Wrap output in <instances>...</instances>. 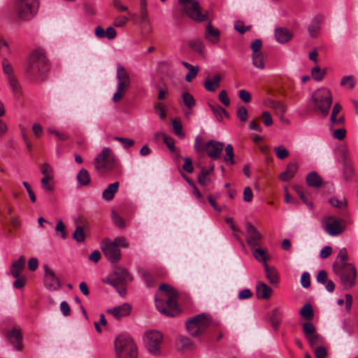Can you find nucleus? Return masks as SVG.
<instances>
[{
    "label": "nucleus",
    "mask_w": 358,
    "mask_h": 358,
    "mask_svg": "<svg viewBox=\"0 0 358 358\" xmlns=\"http://www.w3.org/2000/svg\"><path fill=\"white\" fill-rule=\"evenodd\" d=\"M162 293L159 299H155L157 309L168 317H174L178 313L177 298L178 292L171 286L162 284L159 287Z\"/></svg>",
    "instance_id": "obj_1"
},
{
    "label": "nucleus",
    "mask_w": 358,
    "mask_h": 358,
    "mask_svg": "<svg viewBox=\"0 0 358 358\" xmlns=\"http://www.w3.org/2000/svg\"><path fill=\"white\" fill-rule=\"evenodd\" d=\"M50 69L45 55L41 50L34 51L29 59L27 74L37 80H44Z\"/></svg>",
    "instance_id": "obj_2"
},
{
    "label": "nucleus",
    "mask_w": 358,
    "mask_h": 358,
    "mask_svg": "<svg viewBox=\"0 0 358 358\" xmlns=\"http://www.w3.org/2000/svg\"><path fill=\"white\" fill-rule=\"evenodd\" d=\"M114 344L115 358H137V347L130 336L119 335Z\"/></svg>",
    "instance_id": "obj_3"
},
{
    "label": "nucleus",
    "mask_w": 358,
    "mask_h": 358,
    "mask_svg": "<svg viewBox=\"0 0 358 358\" xmlns=\"http://www.w3.org/2000/svg\"><path fill=\"white\" fill-rule=\"evenodd\" d=\"M211 323L210 316L207 313H201L188 319L185 322V327L189 334L196 338L202 336Z\"/></svg>",
    "instance_id": "obj_4"
},
{
    "label": "nucleus",
    "mask_w": 358,
    "mask_h": 358,
    "mask_svg": "<svg viewBox=\"0 0 358 358\" xmlns=\"http://www.w3.org/2000/svg\"><path fill=\"white\" fill-rule=\"evenodd\" d=\"M39 7L38 0H15L14 2V11L20 21H29L38 13Z\"/></svg>",
    "instance_id": "obj_5"
},
{
    "label": "nucleus",
    "mask_w": 358,
    "mask_h": 358,
    "mask_svg": "<svg viewBox=\"0 0 358 358\" xmlns=\"http://www.w3.org/2000/svg\"><path fill=\"white\" fill-rule=\"evenodd\" d=\"M333 270L336 275H339L345 289H349L355 285L357 271L352 264L337 261L333 264Z\"/></svg>",
    "instance_id": "obj_6"
},
{
    "label": "nucleus",
    "mask_w": 358,
    "mask_h": 358,
    "mask_svg": "<svg viewBox=\"0 0 358 358\" xmlns=\"http://www.w3.org/2000/svg\"><path fill=\"white\" fill-rule=\"evenodd\" d=\"M132 279V276L127 269L116 267L113 274L110 277L103 279V282L115 287L120 295L124 296L126 294L124 285L131 282Z\"/></svg>",
    "instance_id": "obj_7"
},
{
    "label": "nucleus",
    "mask_w": 358,
    "mask_h": 358,
    "mask_svg": "<svg viewBox=\"0 0 358 358\" xmlns=\"http://www.w3.org/2000/svg\"><path fill=\"white\" fill-rule=\"evenodd\" d=\"M315 111H320L323 116L329 114L332 104V96L329 90L322 87L316 90L312 95Z\"/></svg>",
    "instance_id": "obj_8"
},
{
    "label": "nucleus",
    "mask_w": 358,
    "mask_h": 358,
    "mask_svg": "<svg viewBox=\"0 0 358 358\" xmlns=\"http://www.w3.org/2000/svg\"><path fill=\"white\" fill-rule=\"evenodd\" d=\"M179 4L186 15L196 22L208 20V12H201L199 3L196 0H178Z\"/></svg>",
    "instance_id": "obj_9"
},
{
    "label": "nucleus",
    "mask_w": 358,
    "mask_h": 358,
    "mask_svg": "<svg viewBox=\"0 0 358 358\" xmlns=\"http://www.w3.org/2000/svg\"><path fill=\"white\" fill-rule=\"evenodd\" d=\"M94 164L96 170L101 173L113 170L115 165V159L112 150L104 148L94 159Z\"/></svg>",
    "instance_id": "obj_10"
},
{
    "label": "nucleus",
    "mask_w": 358,
    "mask_h": 358,
    "mask_svg": "<svg viewBox=\"0 0 358 358\" xmlns=\"http://www.w3.org/2000/svg\"><path fill=\"white\" fill-rule=\"evenodd\" d=\"M116 78L117 86V91L113 96V101L114 102L119 101L124 96L126 91L129 88L131 85L129 74L121 64L117 65Z\"/></svg>",
    "instance_id": "obj_11"
},
{
    "label": "nucleus",
    "mask_w": 358,
    "mask_h": 358,
    "mask_svg": "<svg viewBox=\"0 0 358 358\" xmlns=\"http://www.w3.org/2000/svg\"><path fill=\"white\" fill-rule=\"evenodd\" d=\"M143 343L148 351L155 356L161 353V345L162 343L163 336L160 331L156 330H150L143 334Z\"/></svg>",
    "instance_id": "obj_12"
},
{
    "label": "nucleus",
    "mask_w": 358,
    "mask_h": 358,
    "mask_svg": "<svg viewBox=\"0 0 358 358\" xmlns=\"http://www.w3.org/2000/svg\"><path fill=\"white\" fill-rule=\"evenodd\" d=\"M322 227L324 231L331 236L341 234L345 229L342 220L332 215L326 216L322 220Z\"/></svg>",
    "instance_id": "obj_13"
},
{
    "label": "nucleus",
    "mask_w": 358,
    "mask_h": 358,
    "mask_svg": "<svg viewBox=\"0 0 358 358\" xmlns=\"http://www.w3.org/2000/svg\"><path fill=\"white\" fill-rule=\"evenodd\" d=\"M44 270V285L49 290L55 291L60 288L59 280L55 272L47 264L43 266Z\"/></svg>",
    "instance_id": "obj_14"
},
{
    "label": "nucleus",
    "mask_w": 358,
    "mask_h": 358,
    "mask_svg": "<svg viewBox=\"0 0 358 358\" xmlns=\"http://www.w3.org/2000/svg\"><path fill=\"white\" fill-rule=\"evenodd\" d=\"M246 242L250 249L258 247L261 244L262 236L257 231L255 227L250 222L245 224Z\"/></svg>",
    "instance_id": "obj_15"
},
{
    "label": "nucleus",
    "mask_w": 358,
    "mask_h": 358,
    "mask_svg": "<svg viewBox=\"0 0 358 358\" xmlns=\"http://www.w3.org/2000/svg\"><path fill=\"white\" fill-rule=\"evenodd\" d=\"M101 248L103 254L110 262L115 263L120 259V250L113 242H103Z\"/></svg>",
    "instance_id": "obj_16"
},
{
    "label": "nucleus",
    "mask_w": 358,
    "mask_h": 358,
    "mask_svg": "<svg viewBox=\"0 0 358 358\" xmlns=\"http://www.w3.org/2000/svg\"><path fill=\"white\" fill-rule=\"evenodd\" d=\"M224 148L222 142L210 140L203 145V150L207 152L209 157L213 159H218Z\"/></svg>",
    "instance_id": "obj_17"
},
{
    "label": "nucleus",
    "mask_w": 358,
    "mask_h": 358,
    "mask_svg": "<svg viewBox=\"0 0 358 358\" xmlns=\"http://www.w3.org/2000/svg\"><path fill=\"white\" fill-rule=\"evenodd\" d=\"M324 17L322 15L318 14L315 15L310 21L308 26V31L310 37L316 38L318 36L321 31V24Z\"/></svg>",
    "instance_id": "obj_18"
},
{
    "label": "nucleus",
    "mask_w": 358,
    "mask_h": 358,
    "mask_svg": "<svg viewBox=\"0 0 358 358\" xmlns=\"http://www.w3.org/2000/svg\"><path fill=\"white\" fill-rule=\"evenodd\" d=\"M131 310V306L128 303H124L123 304L117 306H115L113 308L107 310L108 314H111L115 319L119 320L122 317L128 316Z\"/></svg>",
    "instance_id": "obj_19"
},
{
    "label": "nucleus",
    "mask_w": 358,
    "mask_h": 358,
    "mask_svg": "<svg viewBox=\"0 0 358 358\" xmlns=\"http://www.w3.org/2000/svg\"><path fill=\"white\" fill-rule=\"evenodd\" d=\"M6 337L8 342L13 345L15 349L18 350L22 349V334L19 329L13 327L10 331L8 332Z\"/></svg>",
    "instance_id": "obj_20"
},
{
    "label": "nucleus",
    "mask_w": 358,
    "mask_h": 358,
    "mask_svg": "<svg viewBox=\"0 0 358 358\" xmlns=\"http://www.w3.org/2000/svg\"><path fill=\"white\" fill-rule=\"evenodd\" d=\"M204 37L213 44H216L220 41V31L218 29L213 27L210 21L206 27Z\"/></svg>",
    "instance_id": "obj_21"
},
{
    "label": "nucleus",
    "mask_w": 358,
    "mask_h": 358,
    "mask_svg": "<svg viewBox=\"0 0 358 358\" xmlns=\"http://www.w3.org/2000/svg\"><path fill=\"white\" fill-rule=\"evenodd\" d=\"M272 293V289L264 282H258L256 285V294L258 299H267Z\"/></svg>",
    "instance_id": "obj_22"
},
{
    "label": "nucleus",
    "mask_w": 358,
    "mask_h": 358,
    "mask_svg": "<svg viewBox=\"0 0 358 358\" xmlns=\"http://www.w3.org/2000/svg\"><path fill=\"white\" fill-rule=\"evenodd\" d=\"M222 77L220 75H216L213 79L207 78L203 83L205 89L208 92H215L220 85Z\"/></svg>",
    "instance_id": "obj_23"
},
{
    "label": "nucleus",
    "mask_w": 358,
    "mask_h": 358,
    "mask_svg": "<svg viewBox=\"0 0 358 358\" xmlns=\"http://www.w3.org/2000/svg\"><path fill=\"white\" fill-rule=\"evenodd\" d=\"M25 259L24 257H20L17 261L12 264L10 274L15 278H17L20 277V273L24 267Z\"/></svg>",
    "instance_id": "obj_24"
},
{
    "label": "nucleus",
    "mask_w": 358,
    "mask_h": 358,
    "mask_svg": "<svg viewBox=\"0 0 358 358\" xmlns=\"http://www.w3.org/2000/svg\"><path fill=\"white\" fill-rule=\"evenodd\" d=\"M275 37L277 41L284 43L292 38V34L285 28H278L275 31Z\"/></svg>",
    "instance_id": "obj_25"
},
{
    "label": "nucleus",
    "mask_w": 358,
    "mask_h": 358,
    "mask_svg": "<svg viewBox=\"0 0 358 358\" xmlns=\"http://www.w3.org/2000/svg\"><path fill=\"white\" fill-rule=\"evenodd\" d=\"M298 170L297 163H289L287 166L286 170L281 173L280 179L282 181H288L292 178Z\"/></svg>",
    "instance_id": "obj_26"
},
{
    "label": "nucleus",
    "mask_w": 358,
    "mask_h": 358,
    "mask_svg": "<svg viewBox=\"0 0 358 358\" xmlns=\"http://www.w3.org/2000/svg\"><path fill=\"white\" fill-rule=\"evenodd\" d=\"M208 105L217 121L222 122L223 120L224 116H225L227 118L229 117V114L227 113V111L220 106L213 105L211 103H208Z\"/></svg>",
    "instance_id": "obj_27"
},
{
    "label": "nucleus",
    "mask_w": 358,
    "mask_h": 358,
    "mask_svg": "<svg viewBox=\"0 0 358 358\" xmlns=\"http://www.w3.org/2000/svg\"><path fill=\"white\" fill-rule=\"evenodd\" d=\"M119 182H115L110 184L102 192V198L106 201H110L113 199L115 194L117 192Z\"/></svg>",
    "instance_id": "obj_28"
},
{
    "label": "nucleus",
    "mask_w": 358,
    "mask_h": 358,
    "mask_svg": "<svg viewBox=\"0 0 358 358\" xmlns=\"http://www.w3.org/2000/svg\"><path fill=\"white\" fill-rule=\"evenodd\" d=\"M306 183L309 187H319L322 184V179L316 172L313 171L308 174Z\"/></svg>",
    "instance_id": "obj_29"
},
{
    "label": "nucleus",
    "mask_w": 358,
    "mask_h": 358,
    "mask_svg": "<svg viewBox=\"0 0 358 358\" xmlns=\"http://www.w3.org/2000/svg\"><path fill=\"white\" fill-rule=\"evenodd\" d=\"M264 271L266 277L271 284H276L279 280L278 274L274 267H271L267 263H265Z\"/></svg>",
    "instance_id": "obj_30"
},
{
    "label": "nucleus",
    "mask_w": 358,
    "mask_h": 358,
    "mask_svg": "<svg viewBox=\"0 0 358 358\" xmlns=\"http://www.w3.org/2000/svg\"><path fill=\"white\" fill-rule=\"evenodd\" d=\"M266 105L271 108L275 110L276 113L283 115L286 112L287 106L281 101H274L272 99H268L266 101Z\"/></svg>",
    "instance_id": "obj_31"
},
{
    "label": "nucleus",
    "mask_w": 358,
    "mask_h": 358,
    "mask_svg": "<svg viewBox=\"0 0 358 358\" xmlns=\"http://www.w3.org/2000/svg\"><path fill=\"white\" fill-rule=\"evenodd\" d=\"M306 339L311 348H315L319 345H323L324 343V338L317 333L308 336Z\"/></svg>",
    "instance_id": "obj_32"
},
{
    "label": "nucleus",
    "mask_w": 358,
    "mask_h": 358,
    "mask_svg": "<svg viewBox=\"0 0 358 358\" xmlns=\"http://www.w3.org/2000/svg\"><path fill=\"white\" fill-rule=\"evenodd\" d=\"M254 257L259 262H262L264 266L268 259L266 250L261 248H254L251 249Z\"/></svg>",
    "instance_id": "obj_33"
},
{
    "label": "nucleus",
    "mask_w": 358,
    "mask_h": 358,
    "mask_svg": "<svg viewBox=\"0 0 358 358\" xmlns=\"http://www.w3.org/2000/svg\"><path fill=\"white\" fill-rule=\"evenodd\" d=\"M188 45L194 51L196 52L200 55H203L205 53V45L203 42L200 39H192L188 43Z\"/></svg>",
    "instance_id": "obj_34"
},
{
    "label": "nucleus",
    "mask_w": 358,
    "mask_h": 358,
    "mask_svg": "<svg viewBox=\"0 0 358 358\" xmlns=\"http://www.w3.org/2000/svg\"><path fill=\"white\" fill-rule=\"evenodd\" d=\"M77 180L80 186H87L90 182V173L85 169H82L76 176Z\"/></svg>",
    "instance_id": "obj_35"
},
{
    "label": "nucleus",
    "mask_w": 358,
    "mask_h": 358,
    "mask_svg": "<svg viewBox=\"0 0 358 358\" xmlns=\"http://www.w3.org/2000/svg\"><path fill=\"white\" fill-rule=\"evenodd\" d=\"M8 80L14 96L17 98L20 97L22 95V89L15 76L10 77Z\"/></svg>",
    "instance_id": "obj_36"
},
{
    "label": "nucleus",
    "mask_w": 358,
    "mask_h": 358,
    "mask_svg": "<svg viewBox=\"0 0 358 358\" xmlns=\"http://www.w3.org/2000/svg\"><path fill=\"white\" fill-rule=\"evenodd\" d=\"M340 85L346 89L352 90L356 85V80L353 76H345L341 80Z\"/></svg>",
    "instance_id": "obj_37"
},
{
    "label": "nucleus",
    "mask_w": 358,
    "mask_h": 358,
    "mask_svg": "<svg viewBox=\"0 0 358 358\" xmlns=\"http://www.w3.org/2000/svg\"><path fill=\"white\" fill-rule=\"evenodd\" d=\"M225 156L223 158L224 162L229 163L231 165L236 164L234 160V152L233 146L231 144L227 145L224 148Z\"/></svg>",
    "instance_id": "obj_38"
},
{
    "label": "nucleus",
    "mask_w": 358,
    "mask_h": 358,
    "mask_svg": "<svg viewBox=\"0 0 358 358\" xmlns=\"http://www.w3.org/2000/svg\"><path fill=\"white\" fill-rule=\"evenodd\" d=\"M294 190L296 192V193L299 196L300 199L302 200V201L306 203L308 207H310L311 209L313 208V203L310 201L308 198L306 196L303 187L300 185H295L293 186Z\"/></svg>",
    "instance_id": "obj_39"
},
{
    "label": "nucleus",
    "mask_w": 358,
    "mask_h": 358,
    "mask_svg": "<svg viewBox=\"0 0 358 358\" xmlns=\"http://www.w3.org/2000/svg\"><path fill=\"white\" fill-rule=\"evenodd\" d=\"M300 315L306 320H312L314 317L312 306L310 303L305 304L300 310Z\"/></svg>",
    "instance_id": "obj_40"
},
{
    "label": "nucleus",
    "mask_w": 358,
    "mask_h": 358,
    "mask_svg": "<svg viewBox=\"0 0 358 358\" xmlns=\"http://www.w3.org/2000/svg\"><path fill=\"white\" fill-rule=\"evenodd\" d=\"M302 331L305 338L317 333L315 326L310 322H306L302 324Z\"/></svg>",
    "instance_id": "obj_41"
},
{
    "label": "nucleus",
    "mask_w": 358,
    "mask_h": 358,
    "mask_svg": "<svg viewBox=\"0 0 358 358\" xmlns=\"http://www.w3.org/2000/svg\"><path fill=\"white\" fill-rule=\"evenodd\" d=\"M252 64L257 69H264V59L262 53L252 54Z\"/></svg>",
    "instance_id": "obj_42"
},
{
    "label": "nucleus",
    "mask_w": 358,
    "mask_h": 358,
    "mask_svg": "<svg viewBox=\"0 0 358 358\" xmlns=\"http://www.w3.org/2000/svg\"><path fill=\"white\" fill-rule=\"evenodd\" d=\"M73 238L78 243H83L85 241V234L81 226L76 227L73 234Z\"/></svg>",
    "instance_id": "obj_43"
},
{
    "label": "nucleus",
    "mask_w": 358,
    "mask_h": 358,
    "mask_svg": "<svg viewBox=\"0 0 358 358\" xmlns=\"http://www.w3.org/2000/svg\"><path fill=\"white\" fill-rule=\"evenodd\" d=\"M326 74V69L322 70L319 66H316L312 69V77L317 81H320Z\"/></svg>",
    "instance_id": "obj_44"
},
{
    "label": "nucleus",
    "mask_w": 358,
    "mask_h": 358,
    "mask_svg": "<svg viewBox=\"0 0 358 358\" xmlns=\"http://www.w3.org/2000/svg\"><path fill=\"white\" fill-rule=\"evenodd\" d=\"M2 68L3 73L7 76V79H9L10 77L15 76L13 75V68L10 63L6 59H3L2 61Z\"/></svg>",
    "instance_id": "obj_45"
},
{
    "label": "nucleus",
    "mask_w": 358,
    "mask_h": 358,
    "mask_svg": "<svg viewBox=\"0 0 358 358\" xmlns=\"http://www.w3.org/2000/svg\"><path fill=\"white\" fill-rule=\"evenodd\" d=\"M184 104L189 108L192 109L195 106V100L189 92H184L182 94Z\"/></svg>",
    "instance_id": "obj_46"
},
{
    "label": "nucleus",
    "mask_w": 358,
    "mask_h": 358,
    "mask_svg": "<svg viewBox=\"0 0 358 358\" xmlns=\"http://www.w3.org/2000/svg\"><path fill=\"white\" fill-rule=\"evenodd\" d=\"M273 150L278 158L284 159L289 156V151L282 145L275 147Z\"/></svg>",
    "instance_id": "obj_47"
},
{
    "label": "nucleus",
    "mask_w": 358,
    "mask_h": 358,
    "mask_svg": "<svg viewBox=\"0 0 358 358\" xmlns=\"http://www.w3.org/2000/svg\"><path fill=\"white\" fill-rule=\"evenodd\" d=\"M182 349H190L193 347V341L187 336H180L178 338Z\"/></svg>",
    "instance_id": "obj_48"
},
{
    "label": "nucleus",
    "mask_w": 358,
    "mask_h": 358,
    "mask_svg": "<svg viewBox=\"0 0 358 358\" xmlns=\"http://www.w3.org/2000/svg\"><path fill=\"white\" fill-rule=\"evenodd\" d=\"M52 179V176H44L41 179L42 187L47 192H52L54 189L53 185L49 183V181Z\"/></svg>",
    "instance_id": "obj_49"
},
{
    "label": "nucleus",
    "mask_w": 358,
    "mask_h": 358,
    "mask_svg": "<svg viewBox=\"0 0 358 358\" xmlns=\"http://www.w3.org/2000/svg\"><path fill=\"white\" fill-rule=\"evenodd\" d=\"M114 140L121 143L125 149L129 148L134 145V141L127 138L115 136Z\"/></svg>",
    "instance_id": "obj_50"
},
{
    "label": "nucleus",
    "mask_w": 358,
    "mask_h": 358,
    "mask_svg": "<svg viewBox=\"0 0 358 358\" xmlns=\"http://www.w3.org/2000/svg\"><path fill=\"white\" fill-rule=\"evenodd\" d=\"M172 126L174 133L178 136H184V134L182 133V127L180 120L177 119H174L172 120Z\"/></svg>",
    "instance_id": "obj_51"
},
{
    "label": "nucleus",
    "mask_w": 358,
    "mask_h": 358,
    "mask_svg": "<svg viewBox=\"0 0 358 358\" xmlns=\"http://www.w3.org/2000/svg\"><path fill=\"white\" fill-rule=\"evenodd\" d=\"M55 230L63 239L66 238V227L62 220H59L55 227Z\"/></svg>",
    "instance_id": "obj_52"
},
{
    "label": "nucleus",
    "mask_w": 358,
    "mask_h": 358,
    "mask_svg": "<svg viewBox=\"0 0 358 358\" xmlns=\"http://www.w3.org/2000/svg\"><path fill=\"white\" fill-rule=\"evenodd\" d=\"M162 136H163V141H164V143L167 145L169 150L173 152H175L176 148L174 145L173 138L167 136L165 134H162Z\"/></svg>",
    "instance_id": "obj_53"
},
{
    "label": "nucleus",
    "mask_w": 358,
    "mask_h": 358,
    "mask_svg": "<svg viewBox=\"0 0 358 358\" xmlns=\"http://www.w3.org/2000/svg\"><path fill=\"white\" fill-rule=\"evenodd\" d=\"M314 355L316 358H326L327 356V349L322 345H319L315 348Z\"/></svg>",
    "instance_id": "obj_54"
},
{
    "label": "nucleus",
    "mask_w": 358,
    "mask_h": 358,
    "mask_svg": "<svg viewBox=\"0 0 358 358\" xmlns=\"http://www.w3.org/2000/svg\"><path fill=\"white\" fill-rule=\"evenodd\" d=\"M112 219L113 223L119 228L124 227V220L118 215L115 211L112 213Z\"/></svg>",
    "instance_id": "obj_55"
},
{
    "label": "nucleus",
    "mask_w": 358,
    "mask_h": 358,
    "mask_svg": "<svg viewBox=\"0 0 358 358\" xmlns=\"http://www.w3.org/2000/svg\"><path fill=\"white\" fill-rule=\"evenodd\" d=\"M128 21L129 18L127 17L120 15L114 20L113 25L116 27H123Z\"/></svg>",
    "instance_id": "obj_56"
},
{
    "label": "nucleus",
    "mask_w": 358,
    "mask_h": 358,
    "mask_svg": "<svg viewBox=\"0 0 358 358\" xmlns=\"http://www.w3.org/2000/svg\"><path fill=\"white\" fill-rule=\"evenodd\" d=\"M199 71V67L198 66H196L189 69L188 73L185 76L186 81L191 82L196 76Z\"/></svg>",
    "instance_id": "obj_57"
},
{
    "label": "nucleus",
    "mask_w": 358,
    "mask_h": 358,
    "mask_svg": "<svg viewBox=\"0 0 358 358\" xmlns=\"http://www.w3.org/2000/svg\"><path fill=\"white\" fill-rule=\"evenodd\" d=\"M237 117L241 122H245L248 117V110L245 106H240L237 110Z\"/></svg>",
    "instance_id": "obj_58"
},
{
    "label": "nucleus",
    "mask_w": 358,
    "mask_h": 358,
    "mask_svg": "<svg viewBox=\"0 0 358 358\" xmlns=\"http://www.w3.org/2000/svg\"><path fill=\"white\" fill-rule=\"evenodd\" d=\"M310 274L308 272H304L301 276V283L303 287L308 288L310 285Z\"/></svg>",
    "instance_id": "obj_59"
},
{
    "label": "nucleus",
    "mask_w": 358,
    "mask_h": 358,
    "mask_svg": "<svg viewBox=\"0 0 358 358\" xmlns=\"http://www.w3.org/2000/svg\"><path fill=\"white\" fill-rule=\"evenodd\" d=\"M182 159L185 162L182 166L183 169L187 173H192L194 171L192 159L189 157H182Z\"/></svg>",
    "instance_id": "obj_60"
},
{
    "label": "nucleus",
    "mask_w": 358,
    "mask_h": 358,
    "mask_svg": "<svg viewBox=\"0 0 358 358\" xmlns=\"http://www.w3.org/2000/svg\"><path fill=\"white\" fill-rule=\"evenodd\" d=\"M142 278H143V281L146 283L147 286L151 287L154 285L153 277L148 271L142 272Z\"/></svg>",
    "instance_id": "obj_61"
},
{
    "label": "nucleus",
    "mask_w": 358,
    "mask_h": 358,
    "mask_svg": "<svg viewBox=\"0 0 358 358\" xmlns=\"http://www.w3.org/2000/svg\"><path fill=\"white\" fill-rule=\"evenodd\" d=\"M220 101L223 103L225 106H229L230 104V100L228 97L227 92L226 90H222L218 96Z\"/></svg>",
    "instance_id": "obj_62"
},
{
    "label": "nucleus",
    "mask_w": 358,
    "mask_h": 358,
    "mask_svg": "<svg viewBox=\"0 0 358 358\" xmlns=\"http://www.w3.org/2000/svg\"><path fill=\"white\" fill-rule=\"evenodd\" d=\"M262 46V42L260 39H255L251 43L250 48L253 54L260 53L259 50Z\"/></svg>",
    "instance_id": "obj_63"
},
{
    "label": "nucleus",
    "mask_w": 358,
    "mask_h": 358,
    "mask_svg": "<svg viewBox=\"0 0 358 358\" xmlns=\"http://www.w3.org/2000/svg\"><path fill=\"white\" fill-rule=\"evenodd\" d=\"M113 243L115 244L116 247L117 248L119 246H122L125 248L129 247V243L124 237H116L113 241Z\"/></svg>",
    "instance_id": "obj_64"
}]
</instances>
